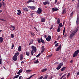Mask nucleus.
Instances as JSON below:
<instances>
[{
  "instance_id": "obj_1",
  "label": "nucleus",
  "mask_w": 79,
  "mask_h": 79,
  "mask_svg": "<svg viewBox=\"0 0 79 79\" xmlns=\"http://www.w3.org/2000/svg\"><path fill=\"white\" fill-rule=\"evenodd\" d=\"M79 26H77L75 30L73 32V33L70 34V39H72V38L75 35L76 33L78 31V29H79Z\"/></svg>"
},
{
  "instance_id": "obj_2",
  "label": "nucleus",
  "mask_w": 79,
  "mask_h": 79,
  "mask_svg": "<svg viewBox=\"0 0 79 79\" xmlns=\"http://www.w3.org/2000/svg\"><path fill=\"white\" fill-rule=\"evenodd\" d=\"M79 53V50L78 49L77 51H75L74 53L73 54V58H75L76 56H77L78 53Z\"/></svg>"
},
{
  "instance_id": "obj_3",
  "label": "nucleus",
  "mask_w": 79,
  "mask_h": 79,
  "mask_svg": "<svg viewBox=\"0 0 79 79\" xmlns=\"http://www.w3.org/2000/svg\"><path fill=\"white\" fill-rule=\"evenodd\" d=\"M63 65V63H61L58 65V66L56 68V69H57V70H59V69H60L61 68V66H62Z\"/></svg>"
},
{
  "instance_id": "obj_4",
  "label": "nucleus",
  "mask_w": 79,
  "mask_h": 79,
  "mask_svg": "<svg viewBox=\"0 0 79 79\" xmlns=\"http://www.w3.org/2000/svg\"><path fill=\"white\" fill-rule=\"evenodd\" d=\"M31 48L32 49L31 50L34 51L35 52H36L37 51V48H36V47H34V46L33 45L31 46Z\"/></svg>"
},
{
  "instance_id": "obj_5",
  "label": "nucleus",
  "mask_w": 79,
  "mask_h": 79,
  "mask_svg": "<svg viewBox=\"0 0 79 79\" xmlns=\"http://www.w3.org/2000/svg\"><path fill=\"white\" fill-rule=\"evenodd\" d=\"M28 8L30 9V10H34V9H35V6H28Z\"/></svg>"
},
{
  "instance_id": "obj_6",
  "label": "nucleus",
  "mask_w": 79,
  "mask_h": 79,
  "mask_svg": "<svg viewBox=\"0 0 79 79\" xmlns=\"http://www.w3.org/2000/svg\"><path fill=\"white\" fill-rule=\"evenodd\" d=\"M41 12H42V9H41L40 8H38V9L36 11V13L38 14H40V13H41Z\"/></svg>"
},
{
  "instance_id": "obj_7",
  "label": "nucleus",
  "mask_w": 79,
  "mask_h": 79,
  "mask_svg": "<svg viewBox=\"0 0 79 79\" xmlns=\"http://www.w3.org/2000/svg\"><path fill=\"white\" fill-rule=\"evenodd\" d=\"M12 59L14 61H16V60H17V57L14 56L12 57Z\"/></svg>"
},
{
  "instance_id": "obj_8",
  "label": "nucleus",
  "mask_w": 79,
  "mask_h": 79,
  "mask_svg": "<svg viewBox=\"0 0 79 79\" xmlns=\"http://www.w3.org/2000/svg\"><path fill=\"white\" fill-rule=\"evenodd\" d=\"M61 44L59 46L56 48V51H59L60 50H61Z\"/></svg>"
},
{
  "instance_id": "obj_9",
  "label": "nucleus",
  "mask_w": 79,
  "mask_h": 79,
  "mask_svg": "<svg viewBox=\"0 0 79 79\" xmlns=\"http://www.w3.org/2000/svg\"><path fill=\"white\" fill-rule=\"evenodd\" d=\"M23 55L21 54L20 55V61H22V60L23 59Z\"/></svg>"
},
{
  "instance_id": "obj_10",
  "label": "nucleus",
  "mask_w": 79,
  "mask_h": 79,
  "mask_svg": "<svg viewBox=\"0 0 79 79\" xmlns=\"http://www.w3.org/2000/svg\"><path fill=\"white\" fill-rule=\"evenodd\" d=\"M41 21L42 23H44V22H45V18H42L41 19Z\"/></svg>"
},
{
  "instance_id": "obj_11",
  "label": "nucleus",
  "mask_w": 79,
  "mask_h": 79,
  "mask_svg": "<svg viewBox=\"0 0 79 79\" xmlns=\"http://www.w3.org/2000/svg\"><path fill=\"white\" fill-rule=\"evenodd\" d=\"M23 10L24 11H29L28 8L26 7L23 8Z\"/></svg>"
},
{
  "instance_id": "obj_12",
  "label": "nucleus",
  "mask_w": 79,
  "mask_h": 79,
  "mask_svg": "<svg viewBox=\"0 0 79 79\" xmlns=\"http://www.w3.org/2000/svg\"><path fill=\"white\" fill-rule=\"evenodd\" d=\"M66 9H64L63 10V11H62V14L64 15V14L66 13Z\"/></svg>"
},
{
  "instance_id": "obj_13",
  "label": "nucleus",
  "mask_w": 79,
  "mask_h": 79,
  "mask_svg": "<svg viewBox=\"0 0 79 79\" xmlns=\"http://www.w3.org/2000/svg\"><path fill=\"white\" fill-rule=\"evenodd\" d=\"M34 0H29L28 1H27V3H31V2H34Z\"/></svg>"
},
{
  "instance_id": "obj_14",
  "label": "nucleus",
  "mask_w": 79,
  "mask_h": 79,
  "mask_svg": "<svg viewBox=\"0 0 79 79\" xmlns=\"http://www.w3.org/2000/svg\"><path fill=\"white\" fill-rule=\"evenodd\" d=\"M52 10L53 11H58V8H52Z\"/></svg>"
},
{
  "instance_id": "obj_15",
  "label": "nucleus",
  "mask_w": 79,
  "mask_h": 79,
  "mask_svg": "<svg viewBox=\"0 0 79 79\" xmlns=\"http://www.w3.org/2000/svg\"><path fill=\"white\" fill-rule=\"evenodd\" d=\"M19 52L17 51V52L15 54L14 56H16L17 57V56H19Z\"/></svg>"
},
{
  "instance_id": "obj_16",
  "label": "nucleus",
  "mask_w": 79,
  "mask_h": 79,
  "mask_svg": "<svg viewBox=\"0 0 79 79\" xmlns=\"http://www.w3.org/2000/svg\"><path fill=\"white\" fill-rule=\"evenodd\" d=\"M3 41V39L2 37H0V43H2Z\"/></svg>"
},
{
  "instance_id": "obj_17",
  "label": "nucleus",
  "mask_w": 79,
  "mask_h": 79,
  "mask_svg": "<svg viewBox=\"0 0 79 79\" xmlns=\"http://www.w3.org/2000/svg\"><path fill=\"white\" fill-rule=\"evenodd\" d=\"M43 3L45 5H47H47H48V4H49V3H50L48 2L47 1L46 2H43Z\"/></svg>"
},
{
  "instance_id": "obj_18",
  "label": "nucleus",
  "mask_w": 79,
  "mask_h": 79,
  "mask_svg": "<svg viewBox=\"0 0 79 79\" xmlns=\"http://www.w3.org/2000/svg\"><path fill=\"white\" fill-rule=\"evenodd\" d=\"M22 72H23V70H22L21 69H20V70H19V72L17 73V74H21V73H22Z\"/></svg>"
},
{
  "instance_id": "obj_19",
  "label": "nucleus",
  "mask_w": 79,
  "mask_h": 79,
  "mask_svg": "<svg viewBox=\"0 0 79 79\" xmlns=\"http://www.w3.org/2000/svg\"><path fill=\"white\" fill-rule=\"evenodd\" d=\"M45 50V48H44V46H43L42 47V51H41V52L42 53H43L44 52V51Z\"/></svg>"
},
{
  "instance_id": "obj_20",
  "label": "nucleus",
  "mask_w": 79,
  "mask_h": 79,
  "mask_svg": "<svg viewBox=\"0 0 79 79\" xmlns=\"http://www.w3.org/2000/svg\"><path fill=\"white\" fill-rule=\"evenodd\" d=\"M21 46H19L18 48V51L19 52H21Z\"/></svg>"
},
{
  "instance_id": "obj_21",
  "label": "nucleus",
  "mask_w": 79,
  "mask_h": 79,
  "mask_svg": "<svg viewBox=\"0 0 79 79\" xmlns=\"http://www.w3.org/2000/svg\"><path fill=\"white\" fill-rule=\"evenodd\" d=\"M40 40H41V42L42 43V44H45V41H44V40H43L42 38H40Z\"/></svg>"
},
{
  "instance_id": "obj_22",
  "label": "nucleus",
  "mask_w": 79,
  "mask_h": 79,
  "mask_svg": "<svg viewBox=\"0 0 79 79\" xmlns=\"http://www.w3.org/2000/svg\"><path fill=\"white\" fill-rule=\"evenodd\" d=\"M17 11H18V13L17 14L18 15H20V14L21 13V10H17Z\"/></svg>"
},
{
  "instance_id": "obj_23",
  "label": "nucleus",
  "mask_w": 79,
  "mask_h": 79,
  "mask_svg": "<svg viewBox=\"0 0 79 79\" xmlns=\"http://www.w3.org/2000/svg\"><path fill=\"white\" fill-rule=\"evenodd\" d=\"M60 31H61V28H60V27L59 26H58V28L57 30V32H60Z\"/></svg>"
},
{
  "instance_id": "obj_24",
  "label": "nucleus",
  "mask_w": 79,
  "mask_h": 79,
  "mask_svg": "<svg viewBox=\"0 0 79 79\" xmlns=\"http://www.w3.org/2000/svg\"><path fill=\"white\" fill-rule=\"evenodd\" d=\"M57 24H59L60 23V19L59 18L57 19Z\"/></svg>"
},
{
  "instance_id": "obj_25",
  "label": "nucleus",
  "mask_w": 79,
  "mask_h": 79,
  "mask_svg": "<svg viewBox=\"0 0 79 79\" xmlns=\"http://www.w3.org/2000/svg\"><path fill=\"white\" fill-rule=\"evenodd\" d=\"M66 69V67H64L63 68H62L61 69V71H64L65 69Z\"/></svg>"
},
{
  "instance_id": "obj_26",
  "label": "nucleus",
  "mask_w": 79,
  "mask_h": 79,
  "mask_svg": "<svg viewBox=\"0 0 79 79\" xmlns=\"http://www.w3.org/2000/svg\"><path fill=\"white\" fill-rule=\"evenodd\" d=\"M46 40L48 42H50V35H48V38H46Z\"/></svg>"
},
{
  "instance_id": "obj_27",
  "label": "nucleus",
  "mask_w": 79,
  "mask_h": 79,
  "mask_svg": "<svg viewBox=\"0 0 79 79\" xmlns=\"http://www.w3.org/2000/svg\"><path fill=\"white\" fill-rule=\"evenodd\" d=\"M34 42V40H31V41L30 42V43H29V45H31V44H32V43Z\"/></svg>"
},
{
  "instance_id": "obj_28",
  "label": "nucleus",
  "mask_w": 79,
  "mask_h": 79,
  "mask_svg": "<svg viewBox=\"0 0 79 79\" xmlns=\"http://www.w3.org/2000/svg\"><path fill=\"white\" fill-rule=\"evenodd\" d=\"M47 70V69H43L41 70V72H45V71H46Z\"/></svg>"
},
{
  "instance_id": "obj_29",
  "label": "nucleus",
  "mask_w": 79,
  "mask_h": 79,
  "mask_svg": "<svg viewBox=\"0 0 79 79\" xmlns=\"http://www.w3.org/2000/svg\"><path fill=\"white\" fill-rule=\"evenodd\" d=\"M20 75V74H19L17 75L16 76H15V77H13V79H16V78H18V77H19V75Z\"/></svg>"
},
{
  "instance_id": "obj_30",
  "label": "nucleus",
  "mask_w": 79,
  "mask_h": 79,
  "mask_svg": "<svg viewBox=\"0 0 79 79\" xmlns=\"http://www.w3.org/2000/svg\"><path fill=\"white\" fill-rule=\"evenodd\" d=\"M37 40L38 42V43H39V44L41 43V40H40V38H37Z\"/></svg>"
},
{
  "instance_id": "obj_31",
  "label": "nucleus",
  "mask_w": 79,
  "mask_h": 79,
  "mask_svg": "<svg viewBox=\"0 0 79 79\" xmlns=\"http://www.w3.org/2000/svg\"><path fill=\"white\" fill-rule=\"evenodd\" d=\"M66 75V74H65L64 75H63V76L60 78V79H62L63 78V77H65Z\"/></svg>"
},
{
  "instance_id": "obj_32",
  "label": "nucleus",
  "mask_w": 79,
  "mask_h": 79,
  "mask_svg": "<svg viewBox=\"0 0 79 79\" xmlns=\"http://www.w3.org/2000/svg\"><path fill=\"white\" fill-rule=\"evenodd\" d=\"M77 8H78L79 9V0H78V2L77 6Z\"/></svg>"
},
{
  "instance_id": "obj_33",
  "label": "nucleus",
  "mask_w": 79,
  "mask_h": 79,
  "mask_svg": "<svg viewBox=\"0 0 79 79\" xmlns=\"http://www.w3.org/2000/svg\"><path fill=\"white\" fill-rule=\"evenodd\" d=\"M39 63V61L38 60H37L36 61H34V63L35 64H37V63Z\"/></svg>"
},
{
  "instance_id": "obj_34",
  "label": "nucleus",
  "mask_w": 79,
  "mask_h": 79,
  "mask_svg": "<svg viewBox=\"0 0 79 79\" xmlns=\"http://www.w3.org/2000/svg\"><path fill=\"white\" fill-rule=\"evenodd\" d=\"M26 55H27V56H29V55H30V53L27 52H26Z\"/></svg>"
},
{
  "instance_id": "obj_35",
  "label": "nucleus",
  "mask_w": 79,
  "mask_h": 79,
  "mask_svg": "<svg viewBox=\"0 0 79 79\" xmlns=\"http://www.w3.org/2000/svg\"><path fill=\"white\" fill-rule=\"evenodd\" d=\"M34 13H32L30 14V16L31 17H33L34 16Z\"/></svg>"
},
{
  "instance_id": "obj_36",
  "label": "nucleus",
  "mask_w": 79,
  "mask_h": 79,
  "mask_svg": "<svg viewBox=\"0 0 79 79\" xmlns=\"http://www.w3.org/2000/svg\"><path fill=\"white\" fill-rule=\"evenodd\" d=\"M11 37L12 39H13L15 37V35H14L13 34H11Z\"/></svg>"
},
{
  "instance_id": "obj_37",
  "label": "nucleus",
  "mask_w": 79,
  "mask_h": 79,
  "mask_svg": "<svg viewBox=\"0 0 79 79\" xmlns=\"http://www.w3.org/2000/svg\"><path fill=\"white\" fill-rule=\"evenodd\" d=\"M26 72L27 73H30V72H31V70H26Z\"/></svg>"
},
{
  "instance_id": "obj_38",
  "label": "nucleus",
  "mask_w": 79,
  "mask_h": 79,
  "mask_svg": "<svg viewBox=\"0 0 79 79\" xmlns=\"http://www.w3.org/2000/svg\"><path fill=\"white\" fill-rule=\"evenodd\" d=\"M59 27H62V23H59Z\"/></svg>"
},
{
  "instance_id": "obj_39",
  "label": "nucleus",
  "mask_w": 79,
  "mask_h": 79,
  "mask_svg": "<svg viewBox=\"0 0 79 79\" xmlns=\"http://www.w3.org/2000/svg\"><path fill=\"white\" fill-rule=\"evenodd\" d=\"M74 14V12H72L71 13V14H70V17H72L73 16V15Z\"/></svg>"
},
{
  "instance_id": "obj_40",
  "label": "nucleus",
  "mask_w": 79,
  "mask_h": 79,
  "mask_svg": "<svg viewBox=\"0 0 79 79\" xmlns=\"http://www.w3.org/2000/svg\"><path fill=\"white\" fill-rule=\"evenodd\" d=\"M41 53H40L39 54H38V55H37L36 56V58H38L39 57V56H40V55Z\"/></svg>"
},
{
  "instance_id": "obj_41",
  "label": "nucleus",
  "mask_w": 79,
  "mask_h": 79,
  "mask_svg": "<svg viewBox=\"0 0 79 79\" xmlns=\"http://www.w3.org/2000/svg\"><path fill=\"white\" fill-rule=\"evenodd\" d=\"M34 51L33 50H31V54L32 55H34Z\"/></svg>"
},
{
  "instance_id": "obj_42",
  "label": "nucleus",
  "mask_w": 79,
  "mask_h": 79,
  "mask_svg": "<svg viewBox=\"0 0 79 79\" xmlns=\"http://www.w3.org/2000/svg\"><path fill=\"white\" fill-rule=\"evenodd\" d=\"M47 77H48V75H47L46 76L44 77L43 78V79H47Z\"/></svg>"
},
{
  "instance_id": "obj_43",
  "label": "nucleus",
  "mask_w": 79,
  "mask_h": 79,
  "mask_svg": "<svg viewBox=\"0 0 79 79\" xmlns=\"http://www.w3.org/2000/svg\"><path fill=\"white\" fill-rule=\"evenodd\" d=\"M35 75V74H33V75H31V76L30 77H29V79H31V77H33V76H34Z\"/></svg>"
},
{
  "instance_id": "obj_44",
  "label": "nucleus",
  "mask_w": 79,
  "mask_h": 79,
  "mask_svg": "<svg viewBox=\"0 0 79 79\" xmlns=\"http://www.w3.org/2000/svg\"><path fill=\"white\" fill-rule=\"evenodd\" d=\"M76 24H77V25H78V24H79V20H77Z\"/></svg>"
},
{
  "instance_id": "obj_45",
  "label": "nucleus",
  "mask_w": 79,
  "mask_h": 79,
  "mask_svg": "<svg viewBox=\"0 0 79 79\" xmlns=\"http://www.w3.org/2000/svg\"><path fill=\"white\" fill-rule=\"evenodd\" d=\"M14 47V44H12V46H11V49H12Z\"/></svg>"
},
{
  "instance_id": "obj_46",
  "label": "nucleus",
  "mask_w": 79,
  "mask_h": 79,
  "mask_svg": "<svg viewBox=\"0 0 79 79\" xmlns=\"http://www.w3.org/2000/svg\"><path fill=\"white\" fill-rule=\"evenodd\" d=\"M59 44V43H58L56 44L55 45V47H58V46Z\"/></svg>"
},
{
  "instance_id": "obj_47",
  "label": "nucleus",
  "mask_w": 79,
  "mask_h": 79,
  "mask_svg": "<svg viewBox=\"0 0 79 79\" xmlns=\"http://www.w3.org/2000/svg\"><path fill=\"white\" fill-rule=\"evenodd\" d=\"M31 35L32 36V37H34V35H35V34L34 33H31Z\"/></svg>"
},
{
  "instance_id": "obj_48",
  "label": "nucleus",
  "mask_w": 79,
  "mask_h": 79,
  "mask_svg": "<svg viewBox=\"0 0 79 79\" xmlns=\"http://www.w3.org/2000/svg\"><path fill=\"white\" fill-rule=\"evenodd\" d=\"M53 28V25H52L50 28V29H52Z\"/></svg>"
},
{
  "instance_id": "obj_49",
  "label": "nucleus",
  "mask_w": 79,
  "mask_h": 79,
  "mask_svg": "<svg viewBox=\"0 0 79 79\" xmlns=\"http://www.w3.org/2000/svg\"><path fill=\"white\" fill-rule=\"evenodd\" d=\"M2 3H3V5L4 6H6V5H5V3L4 2H2Z\"/></svg>"
},
{
  "instance_id": "obj_50",
  "label": "nucleus",
  "mask_w": 79,
  "mask_h": 79,
  "mask_svg": "<svg viewBox=\"0 0 79 79\" xmlns=\"http://www.w3.org/2000/svg\"><path fill=\"white\" fill-rule=\"evenodd\" d=\"M44 77L43 76H41L40 77H39L38 79H43Z\"/></svg>"
},
{
  "instance_id": "obj_51",
  "label": "nucleus",
  "mask_w": 79,
  "mask_h": 79,
  "mask_svg": "<svg viewBox=\"0 0 79 79\" xmlns=\"http://www.w3.org/2000/svg\"><path fill=\"white\" fill-rule=\"evenodd\" d=\"M2 59L1 58L0 59V64H2Z\"/></svg>"
},
{
  "instance_id": "obj_52",
  "label": "nucleus",
  "mask_w": 79,
  "mask_h": 79,
  "mask_svg": "<svg viewBox=\"0 0 79 79\" xmlns=\"http://www.w3.org/2000/svg\"><path fill=\"white\" fill-rule=\"evenodd\" d=\"M0 20L2 21H5V20L3 19H2L0 18Z\"/></svg>"
},
{
  "instance_id": "obj_53",
  "label": "nucleus",
  "mask_w": 79,
  "mask_h": 79,
  "mask_svg": "<svg viewBox=\"0 0 79 79\" xmlns=\"http://www.w3.org/2000/svg\"><path fill=\"white\" fill-rule=\"evenodd\" d=\"M73 61H74V60H71L70 61V63H73Z\"/></svg>"
},
{
  "instance_id": "obj_54",
  "label": "nucleus",
  "mask_w": 79,
  "mask_h": 79,
  "mask_svg": "<svg viewBox=\"0 0 79 79\" xmlns=\"http://www.w3.org/2000/svg\"><path fill=\"white\" fill-rule=\"evenodd\" d=\"M77 21H79V17H77Z\"/></svg>"
},
{
  "instance_id": "obj_55",
  "label": "nucleus",
  "mask_w": 79,
  "mask_h": 79,
  "mask_svg": "<svg viewBox=\"0 0 79 79\" xmlns=\"http://www.w3.org/2000/svg\"><path fill=\"white\" fill-rule=\"evenodd\" d=\"M22 78H23V77H22V76H20L19 77V79H22Z\"/></svg>"
},
{
  "instance_id": "obj_56",
  "label": "nucleus",
  "mask_w": 79,
  "mask_h": 79,
  "mask_svg": "<svg viewBox=\"0 0 79 79\" xmlns=\"http://www.w3.org/2000/svg\"><path fill=\"white\" fill-rule=\"evenodd\" d=\"M2 3L0 2V8H1L2 7Z\"/></svg>"
},
{
  "instance_id": "obj_57",
  "label": "nucleus",
  "mask_w": 79,
  "mask_h": 79,
  "mask_svg": "<svg viewBox=\"0 0 79 79\" xmlns=\"http://www.w3.org/2000/svg\"><path fill=\"white\" fill-rule=\"evenodd\" d=\"M70 75H71V73H69L67 75V76H69Z\"/></svg>"
},
{
  "instance_id": "obj_58",
  "label": "nucleus",
  "mask_w": 79,
  "mask_h": 79,
  "mask_svg": "<svg viewBox=\"0 0 79 79\" xmlns=\"http://www.w3.org/2000/svg\"><path fill=\"white\" fill-rule=\"evenodd\" d=\"M57 0H55V1L54 2L55 4H56V2H57Z\"/></svg>"
},
{
  "instance_id": "obj_59",
  "label": "nucleus",
  "mask_w": 79,
  "mask_h": 79,
  "mask_svg": "<svg viewBox=\"0 0 79 79\" xmlns=\"http://www.w3.org/2000/svg\"><path fill=\"white\" fill-rule=\"evenodd\" d=\"M34 28L35 29V31H37L38 30L37 29V28H36V27H34Z\"/></svg>"
},
{
  "instance_id": "obj_60",
  "label": "nucleus",
  "mask_w": 79,
  "mask_h": 79,
  "mask_svg": "<svg viewBox=\"0 0 79 79\" xmlns=\"http://www.w3.org/2000/svg\"><path fill=\"white\" fill-rule=\"evenodd\" d=\"M44 38L46 39L47 38V35H44Z\"/></svg>"
},
{
  "instance_id": "obj_61",
  "label": "nucleus",
  "mask_w": 79,
  "mask_h": 79,
  "mask_svg": "<svg viewBox=\"0 0 79 79\" xmlns=\"http://www.w3.org/2000/svg\"><path fill=\"white\" fill-rule=\"evenodd\" d=\"M78 75H79V71L77 74V76H78Z\"/></svg>"
},
{
  "instance_id": "obj_62",
  "label": "nucleus",
  "mask_w": 79,
  "mask_h": 79,
  "mask_svg": "<svg viewBox=\"0 0 79 79\" xmlns=\"http://www.w3.org/2000/svg\"><path fill=\"white\" fill-rule=\"evenodd\" d=\"M61 75H63V73H61L60 74H59V76H61Z\"/></svg>"
},
{
  "instance_id": "obj_63",
  "label": "nucleus",
  "mask_w": 79,
  "mask_h": 79,
  "mask_svg": "<svg viewBox=\"0 0 79 79\" xmlns=\"http://www.w3.org/2000/svg\"><path fill=\"white\" fill-rule=\"evenodd\" d=\"M11 28H12L13 30H15V27H12Z\"/></svg>"
},
{
  "instance_id": "obj_64",
  "label": "nucleus",
  "mask_w": 79,
  "mask_h": 79,
  "mask_svg": "<svg viewBox=\"0 0 79 79\" xmlns=\"http://www.w3.org/2000/svg\"><path fill=\"white\" fill-rule=\"evenodd\" d=\"M57 43V41H56L54 42V44H56Z\"/></svg>"
}]
</instances>
